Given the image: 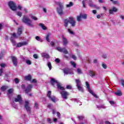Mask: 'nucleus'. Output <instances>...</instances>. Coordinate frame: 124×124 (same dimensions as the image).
Wrapping results in <instances>:
<instances>
[{
    "label": "nucleus",
    "instance_id": "obj_6",
    "mask_svg": "<svg viewBox=\"0 0 124 124\" xmlns=\"http://www.w3.org/2000/svg\"><path fill=\"white\" fill-rule=\"evenodd\" d=\"M9 7H10L11 10L13 11H16L17 10V6L16 5V3L14 2L13 1H10L8 2Z\"/></svg>",
    "mask_w": 124,
    "mask_h": 124
},
{
    "label": "nucleus",
    "instance_id": "obj_22",
    "mask_svg": "<svg viewBox=\"0 0 124 124\" xmlns=\"http://www.w3.org/2000/svg\"><path fill=\"white\" fill-rule=\"evenodd\" d=\"M10 41L13 44V45H16V41L14 40V38L12 36L10 37Z\"/></svg>",
    "mask_w": 124,
    "mask_h": 124
},
{
    "label": "nucleus",
    "instance_id": "obj_21",
    "mask_svg": "<svg viewBox=\"0 0 124 124\" xmlns=\"http://www.w3.org/2000/svg\"><path fill=\"white\" fill-rule=\"evenodd\" d=\"M7 89H8V87L4 85L0 88V90L2 92H5V90H7Z\"/></svg>",
    "mask_w": 124,
    "mask_h": 124
},
{
    "label": "nucleus",
    "instance_id": "obj_52",
    "mask_svg": "<svg viewBox=\"0 0 124 124\" xmlns=\"http://www.w3.org/2000/svg\"><path fill=\"white\" fill-rule=\"evenodd\" d=\"M94 8H96V9H100V7H98L96 6V5H94Z\"/></svg>",
    "mask_w": 124,
    "mask_h": 124
},
{
    "label": "nucleus",
    "instance_id": "obj_32",
    "mask_svg": "<svg viewBox=\"0 0 124 124\" xmlns=\"http://www.w3.org/2000/svg\"><path fill=\"white\" fill-rule=\"evenodd\" d=\"M67 7H70L71 6H73V2H70L69 4H66V5Z\"/></svg>",
    "mask_w": 124,
    "mask_h": 124
},
{
    "label": "nucleus",
    "instance_id": "obj_8",
    "mask_svg": "<svg viewBox=\"0 0 124 124\" xmlns=\"http://www.w3.org/2000/svg\"><path fill=\"white\" fill-rule=\"evenodd\" d=\"M56 50H57L59 52H61L62 53H63L64 54H65V55H66V54H68V51H67V50H66V48H65V47L62 48L60 46H58L56 48Z\"/></svg>",
    "mask_w": 124,
    "mask_h": 124
},
{
    "label": "nucleus",
    "instance_id": "obj_14",
    "mask_svg": "<svg viewBox=\"0 0 124 124\" xmlns=\"http://www.w3.org/2000/svg\"><path fill=\"white\" fill-rule=\"evenodd\" d=\"M62 40L63 41V45L64 46H66L68 44V40H67V39L64 38V36L62 37Z\"/></svg>",
    "mask_w": 124,
    "mask_h": 124
},
{
    "label": "nucleus",
    "instance_id": "obj_24",
    "mask_svg": "<svg viewBox=\"0 0 124 124\" xmlns=\"http://www.w3.org/2000/svg\"><path fill=\"white\" fill-rule=\"evenodd\" d=\"M57 88L58 89H60V90H61L62 91H65V88H64V87L62 86H61L60 84H58Z\"/></svg>",
    "mask_w": 124,
    "mask_h": 124
},
{
    "label": "nucleus",
    "instance_id": "obj_29",
    "mask_svg": "<svg viewBox=\"0 0 124 124\" xmlns=\"http://www.w3.org/2000/svg\"><path fill=\"white\" fill-rule=\"evenodd\" d=\"M14 91V90H13V89L11 88L8 90V93H9V94H11V93H12Z\"/></svg>",
    "mask_w": 124,
    "mask_h": 124
},
{
    "label": "nucleus",
    "instance_id": "obj_5",
    "mask_svg": "<svg viewBox=\"0 0 124 124\" xmlns=\"http://www.w3.org/2000/svg\"><path fill=\"white\" fill-rule=\"evenodd\" d=\"M76 87L79 91V92H81V93H83L84 92V89L83 88V87H82V84L81 83V80L79 79H76Z\"/></svg>",
    "mask_w": 124,
    "mask_h": 124
},
{
    "label": "nucleus",
    "instance_id": "obj_46",
    "mask_svg": "<svg viewBox=\"0 0 124 124\" xmlns=\"http://www.w3.org/2000/svg\"><path fill=\"white\" fill-rule=\"evenodd\" d=\"M2 73H3V69H0V76H2Z\"/></svg>",
    "mask_w": 124,
    "mask_h": 124
},
{
    "label": "nucleus",
    "instance_id": "obj_18",
    "mask_svg": "<svg viewBox=\"0 0 124 124\" xmlns=\"http://www.w3.org/2000/svg\"><path fill=\"white\" fill-rule=\"evenodd\" d=\"M114 93L117 96H122V95H123V93H122V92L120 90H117V92H115Z\"/></svg>",
    "mask_w": 124,
    "mask_h": 124
},
{
    "label": "nucleus",
    "instance_id": "obj_49",
    "mask_svg": "<svg viewBox=\"0 0 124 124\" xmlns=\"http://www.w3.org/2000/svg\"><path fill=\"white\" fill-rule=\"evenodd\" d=\"M33 57L34 59H38V56L36 54H34Z\"/></svg>",
    "mask_w": 124,
    "mask_h": 124
},
{
    "label": "nucleus",
    "instance_id": "obj_19",
    "mask_svg": "<svg viewBox=\"0 0 124 124\" xmlns=\"http://www.w3.org/2000/svg\"><path fill=\"white\" fill-rule=\"evenodd\" d=\"M39 26L41 27L44 31H46V30H47V27H46L45 25L43 23H39Z\"/></svg>",
    "mask_w": 124,
    "mask_h": 124
},
{
    "label": "nucleus",
    "instance_id": "obj_7",
    "mask_svg": "<svg viewBox=\"0 0 124 124\" xmlns=\"http://www.w3.org/2000/svg\"><path fill=\"white\" fill-rule=\"evenodd\" d=\"M24 107L28 113H29V114H31V107H30V103L29 102V101H25Z\"/></svg>",
    "mask_w": 124,
    "mask_h": 124
},
{
    "label": "nucleus",
    "instance_id": "obj_15",
    "mask_svg": "<svg viewBox=\"0 0 124 124\" xmlns=\"http://www.w3.org/2000/svg\"><path fill=\"white\" fill-rule=\"evenodd\" d=\"M22 33H23V29H22V28H19L17 31V34L18 36H20Z\"/></svg>",
    "mask_w": 124,
    "mask_h": 124
},
{
    "label": "nucleus",
    "instance_id": "obj_31",
    "mask_svg": "<svg viewBox=\"0 0 124 124\" xmlns=\"http://www.w3.org/2000/svg\"><path fill=\"white\" fill-rule=\"evenodd\" d=\"M48 67L49 68V70L52 69V64H51L50 62H48L47 63Z\"/></svg>",
    "mask_w": 124,
    "mask_h": 124
},
{
    "label": "nucleus",
    "instance_id": "obj_45",
    "mask_svg": "<svg viewBox=\"0 0 124 124\" xmlns=\"http://www.w3.org/2000/svg\"><path fill=\"white\" fill-rule=\"evenodd\" d=\"M110 1H112V3L113 4H117L118 3V1H114L113 0H110Z\"/></svg>",
    "mask_w": 124,
    "mask_h": 124
},
{
    "label": "nucleus",
    "instance_id": "obj_12",
    "mask_svg": "<svg viewBox=\"0 0 124 124\" xmlns=\"http://www.w3.org/2000/svg\"><path fill=\"white\" fill-rule=\"evenodd\" d=\"M50 83L52 85V86H53V87H55V85L57 84H59V82L57 81V80H56V79H55V78H51L50 79Z\"/></svg>",
    "mask_w": 124,
    "mask_h": 124
},
{
    "label": "nucleus",
    "instance_id": "obj_23",
    "mask_svg": "<svg viewBox=\"0 0 124 124\" xmlns=\"http://www.w3.org/2000/svg\"><path fill=\"white\" fill-rule=\"evenodd\" d=\"M89 75L90 76H91V77H94V76H95V73H93V71H89Z\"/></svg>",
    "mask_w": 124,
    "mask_h": 124
},
{
    "label": "nucleus",
    "instance_id": "obj_55",
    "mask_svg": "<svg viewBox=\"0 0 124 124\" xmlns=\"http://www.w3.org/2000/svg\"><path fill=\"white\" fill-rule=\"evenodd\" d=\"M37 107H38V104H37V103H35L34 108L37 109Z\"/></svg>",
    "mask_w": 124,
    "mask_h": 124
},
{
    "label": "nucleus",
    "instance_id": "obj_27",
    "mask_svg": "<svg viewBox=\"0 0 124 124\" xmlns=\"http://www.w3.org/2000/svg\"><path fill=\"white\" fill-rule=\"evenodd\" d=\"M43 57L46 59H50V56L48 54L45 53L43 55Z\"/></svg>",
    "mask_w": 124,
    "mask_h": 124
},
{
    "label": "nucleus",
    "instance_id": "obj_57",
    "mask_svg": "<svg viewBox=\"0 0 124 124\" xmlns=\"http://www.w3.org/2000/svg\"><path fill=\"white\" fill-rule=\"evenodd\" d=\"M49 98L51 99V101H53V102H56V99L52 98V97H51V98Z\"/></svg>",
    "mask_w": 124,
    "mask_h": 124
},
{
    "label": "nucleus",
    "instance_id": "obj_35",
    "mask_svg": "<svg viewBox=\"0 0 124 124\" xmlns=\"http://www.w3.org/2000/svg\"><path fill=\"white\" fill-rule=\"evenodd\" d=\"M49 37H50L49 34H47L46 36V41H47V42H50V39L49 38Z\"/></svg>",
    "mask_w": 124,
    "mask_h": 124
},
{
    "label": "nucleus",
    "instance_id": "obj_34",
    "mask_svg": "<svg viewBox=\"0 0 124 124\" xmlns=\"http://www.w3.org/2000/svg\"><path fill=\"white\" fill-rule=\"evenodd\" d=\"M52 93V92L51 91H48V93L46 95V96H47V97H48L49 98H51V94Z\"/></svg>",
    "mask_w": 124,
    "mask_h": 124
},
{
    "label": "nucleus",
    "instance_id": "obj_39",
    "mask_svg": "<svg viewBox=\"0 0 124 124\" xmlns=\"http://www.w3.org/2000/svg\"><path fill=\"white\" fill-rule=\"evenodd\" d=\"M66 89H67V90H71L72 89V86H71V85H68L66 86Z\"/></svg>",
    "mask_w": 124,
    "mask_h": 124
},
{
    "label": "nucleus",
    "instance_id": "obj_42",
    "mask_svg": "<svg viewBox=\"0 0 124 124\" xmlns=\"http://www.w3.org/2000/svg\"><path fill=\"white\" fill-rule=\"evenodd\" d=\"M102 67H103V68H104V69H106V68H107V65H106V64L105 63H103L102 64Z\"/></svg>",
    "mask_w": 124,
    "mask_h": 124
},
{
    "label": "nucleus",
    "instance_id": "obj_16",
    "mask_svg": "<svg viewBox=\"0 0 124 124\" xmlns=\"http://www.w3.org/2000/svg\"><path fill=\"white\" fill-rule=\"evenodd\" d=\"M118 9L116 7H113L112 9H110L109 11V14H113V12H117Z\"/></svg>",
    "mask_w": 124,
    "mask_h": 124
},
{
    "label": "nucleus",
    "instance_id": "obj_26",
    "mask_svg": "<svg viewBox=\"0 0 124 124\" xmlns=\"http://www.w3.org/2000/svg\"><path fill=\"white\" fill-rule=\"evenodd\" d=\"M81 19H82V14H80L79 16H77V21L78 22L81 21Z\"/></svg>",
    "mask_w": 124,
    "mask_h": 124
},
{
    "label": "nucleus",
    "instance_id": "obj_48",
    "mask_svg": "<svg viewBox=\"0 0 124 124\" xmlns=\"http://www.w3.org/2000/svg\"><path fill=\"white\" fill-rule=\"evenodd\" d=\"M78 118L80 120V121H82V120H83V119H84V116H79L78 117Z\"/></svg>",
    "mask_w": 124,
    "mask_h": 124
},
{
    "label": "nucleus",
    "instance_id": "obj_54",
    "mask_svg": "<svg viewBox=\"0 0 124 124\" xmlns=\"http://www.w3.org/2000/svg\"><path fill=\"white\" fill-rule=\"evenodd\" d=\"M0 65L2 68L5 67V64L3 63H1Z\"/></svg>",
    "mask_w": 124,
    "mask_h": 124
},
{
    "label": "nucleus",
    "instance_id": "obj_63",
    "mask_svg": "<svg viewBox=\"0 0 124 124\" xmlns=\"http://www.w3.org/2000/svg\"><path fill=\"white\" fill-rule=\"evenodd\" d=\"M50 45H51V46H54L55 43H54V42H51Z\"/></svg>",
    "mask_w": 124,
    "mask_h": 124
},
{
    "label": "nucleus",
    "instance_id": "obj_30",
    "mask_svg": "<svg viewBox=\"0 0 124 124\" xmlns=\"http://www.w3.org/2000/svg\"><path fill=\"white\" fill-rule=\"evenodd\" d=\"M68 31L70 34H72L73 35H75V34L74 33V32H73L72 31H71V29H68Z\"/></svg>",
    "mask_w": 124,
    "mask_h": 124
},
{
    "label": "nucleus",
    "instance_id": "obj_17",
    "mask_svg": "<svg viewBox=\"0 0 124 124\" xmlns=\"http://www.w3.org/2000/svg\"><path fill=\"white\" fill-rule=\"evenodd\" d=\"M25 81H31V75H28L24 77Z\"/></svg>",
    "mask_w": 124,
    "mask_h": 124
},
{
    "label": "nucleus",
    "instance_id": "obj_1",
    "mask_svg": "<svg viewBox=\"0 0 124 124\" xmlns=\"http://www.w3.org/2000/svg\"><path fill=\"white\" fill-rule=\"evenodd\" d=\"M68 24H70L73 27L76 26V22H75L73 17H69V19L68 18L64 19V26L65 28H68Z\"/></svg>",
    "mask_w": 124,
    "mask_h": 124
},
{
    "label": "nucleus",
    "instance_id": "obj_11",
    "mask_svg": "<svg viewBox=\"0 0 124 124\" xmlns=\"http://www.w3.org/2000/svg\"><path fill=\"white\" fill-rule=\"evenodd\" d=\"M22 97L20 95H17V98H15V102H19L20 104L22 103Z\"/></svg>",
    "mask_w": 124,
    "mask_h": 124
},
{
    "label": "nucleus",
    "instance_id": "obj_43",
    "mask_svg": "<svg viewBox=\"0 0 124 124\" xmlns=\"http://www.w3.org/2000/svg\"><path fill=\"white\" fill-rule=\"evenodd\" d=\"M71 64H72V65L74 67H76V63H75V62L71 61Z\"/></svg>",
    "mask_w": 124,
    "mask_h": 124
},
{
    "label": "nucleus",
    "instance_id": "obj_59",
    "mask_svg": "<svg viewBox=\"0 0 124 124\" xmlns=\"http://www.w3.org/2000/svg\"><path fill=\"white\" fill-rule=\"evenodd\" d=\"M47 107L48 108H51V107H52V104H51V103L48 104V105H47Z\"/></svg>",
    "mask_w": 124,
    "mask_h": 124
},
{
    "label": "nucleus",
    "instance_id": "obj_28",
    "mask_svg": "<svg viewBox=\"0 0 124 124\" xmlns=\"http://www.w3.org/2000/svg\"><path fill=\"white\" fill-rule=\"evenodd\" d=\"M86 1L85 0H83L81 2V3L82 4L83 8H87V7L86 6Z\"/></svg>",
    "mask_w": 124,
    "mask_h": 124
},
{
    "label": "nucleus",
    "instance_id": "obj_44",
    "mask_svg": "<svg viewBox=\"0 0 124 124\" xmlns=\"http://www.w3.org/2000/svg\"><path fill=\"white\" fill-rule=\"evenodd\" d=\"M57 115L58 119H61V113L59 112H57Z\"/></svg>",
    "mask_w": 124,
    "mask_h": 124
},
{
    "label": "nucleus",
    "instance_id": "obj_40",
    "mask_svg": "<svg viewBox=\"0 0 124 124\" xmlns=\"http://www.w3.org/2000/svg\"><path fill=\"white\" fill-rule=\"evenodd\" d=\"M77 72L78 74H82V70L80 68L77 69Z\"/></svg>",
    "mask_w": 124,
    "mask_h": 124
},
{
    "label": "nucleus",
    "instance_id": "obj_50",
    "mask_svg": "<svg viewBox=\"0 0 124 124\" xmlns=\"http://www.w3.org/2000/svg\"><path fill=\"white\" fill-rule=\"evenodd\" d=\"M31 18L33 19V20H34L35 21H36L37 20V17L34 16H31Z\"/></svg>",
    "mask_w": 124,
    "mask_h": 124
},
{
    "label": "nucleus",
    "instance_id": "obj_9",
    "mask_svg": "<svg viewBox=\"0 0 124 124\" xmlns=\"http://www.w3.org/2000/svg\"><path fill=\"white\" fill-rule=\"evenodd\" d=\"M61 94L64 99H67V96L68 95L69 93L66 91H62L61 92Z\"/></svg>",
    "mask_w": 124,
    "mask_h": 124
},
{
    "label": "nucleus",
    "instance_id": "obj_33",
    "mask_svg": "<svg viewBox=\"0 0 124 124\" xmlns=\"http://www.w3.org/2000/svg\"><path fill=\"white\" fill-rule=\"evenodd\" d=\"M81 18H82V19H87V14H81Z\"/></svg>",
    "mask_w": 124,
    "mask_h": 124
},
{
    "label": "nucleus",
    "instance_id": "obj_37",
    "mask_svg": "<svg viewBox=\"0 0 124 124\" xmlns=\"http://www.w3.org/2000/svg\"><path fill=\"white\" fill-rule=\"evenodd\" d=\"M16 15L19 16V17H22V13L21 12H17L16 13Z\"/></svg>",
    "mask_w": 124,
    "mask_h": 124
},
{
    "label": "nucleus",
    "instance_id": "obj_38",
    "mask_svg": "<svg viewBox=\"0 0 124 124\" xmlns=\"http://www.w3.org/2000/svg\"><path fill=\"white\" fill-rule=\"evenodd\" d=\"M86 86L88 89H91V86L90 85V84H89V82H86Z\"/></svg>",
    "mask_w": 124,
    "mask_h": 124
},
{
    "label": "nucleus",
    "instance_id": "obj_2",
    "mask_svg": "<svg viewBox=\"0 0 124 124\" xmlns=\"http://www.w3.org/2000/svg\"><path fill=\"white\" fill-rule=\"evenodd\" d=\"M55 4H56V5H59V7L56 8L58 14L60 15V16L63 15V14H64L63 13V8H64L63 7V3L62 2H55Z\"/></svg>",
    "mask_w": 124,
    "mask_h": 124
},
{
    "label": "nucleus",
    "instance_id": "obj_25",
    "mask_svg": "<svg viewBox=\"0 0 124 124\" xmlns=\"http://www.w3.org/2000/svg\"><path fill=\"white\" fill-rule=\"evenodd\" d=\"M92 0H89V5L90 6V7H93L94 6V5H93V3H92Z\"/></svg>",
    "mask_w": 124,
    "mask_h": 124
},
{
    "label": "nucleus",
    "instance_id": "obj_47",
    "mask_svg": "<svg viewBox=\"0 0 124 124\" xmlns=\"http://www.w3.org/2000/svg\"><path fill=\"white\" fill-rule=\"evenodd\" d=\"M12 36L13 37H15V38H17V35H16V33H13V34H12Z\"/></svg>",
    "mask_w": 124,
    "mask_h": 124
},
{
    "label": "nucleus",
    "instance_id": "obj_64",
    "mask_svg": "<svg viewBox=\"0 0 124 124\" xmlns=\"http://www.w3.org/2000/svg\"><path fill=\"white\" fill-rule=\"evenodd\" d=\"M105 124H111V123H110V122H109V121H106Z\"/></svg>",
    "mask_w": 124,
    "mask_h": 124
},
{
    "label": "nucleus",
    "instance_id": "obj_62",
    "mask_svg": "<svg viewBox=\"0 0 124 124\" xmlns=\"http://www.w3.org/2000/svg\"><path fill=\"white\" fill-rule=\"evenodd\" d=\"M96 10H93V14H96Z\"/></svg>",
    "mask_w": 124,
    "mask_h": 124
},
{
    "label": "nucleus",
    "instance_id": "obj_4",
    "mask_svg": "<svg viewBox=\"0 0 124 124\" xmlns=\"http://www.w3.org/2000/svg\"><path fill=\"white\" fill-rule=\"evenodd\" d=\"M32 85L29 84L27 88H26V85L22 84L21 85V88L22 90H24V92L25 93H31V89H32Z\"/></svg>",
    "mask_w": 124,
    "mask_h": 124
},
{
    "label": "nucleus",
    "instance_id": "obj_60",
    "mask_svg": "<svg viewBox=\"0 0 124 124\" xmlns=\"http://www.w3.org/2000/svg\"><path fill=\"white\" fill-rule=\"evenodd\" d=\"M1 29H2V23H0V31H1Z\"/></svg>",
    "mask_w": 124,
    "mask_h": 124
},
{
    "label": "nucleus",
    "instance_id": "obj_56",
    "mask_svg": "<svg viewBox=\"0 0 124 124\" xmlns=\"http://www.w3.org/2000/svg\"><path fill=\"white\" fill-rule=\"evenodd\" d=\"M55 62H56L59 63V62H60L61 61L59 59V58H56L55 59Z\"/></svg>",
    "mask_w": 124,
    "mask_h": 124
},
{
    "label": "nucleus",
    "instance_id": "obj_51",
    "mask_svg": "<svg viewBox=\"0 0 124 124\" xmlns=\"http://www.w3.org/2000/svg\"><path fill=\"white\" fill-rule=\"evenodd\" d=\"M37 80H36L35 78L33 79L31 82V83H37Z\"/></svg>",
    "mask_w": 124,
    "mask_h": 124
},
{
    "label": "nucleus",
    "instance_id": "obj_13",
    "mask_svg": "<svg viewBox=\"0 0 124 124\" xmlns=\"http://www.w3.org/2000/svg\"><path fill=\"white\" fill-rule=\"evenodd\" d=\"M25 45H28V42H21V43H17V44L16 45V47L17 48H19V47H22V46H24Z\"/></svg>",
    "mask_w": 124,
    "mask_h": 124
},
{
    "label": "nucleus",
    "instance_id": "obj_20",
    "mask_svg": "<svg viewBox=\"0 0 124 124\" xmlns=\"http://www.w3.org/2000/svg\"><path fill=\"white\" fill-rule=\"evenodd\" d=\"M63 71L64 74H66V75H67V74H68V73L70 72V70L68 68L63 69Z\"/></svg>",
    "mask_w": 124,
    "mask_h": 124
},
{
    "label": "nucleus",
    "instance_id": "obj_61",
    "mask_svg": "<svg viewBox=\"0 0 124 124\" xmlns=\"http://www.w3.org/2000/svg\"><path fill=\"white\" fill-rule=\"evenodd\" d=\"M72 59H73V60H76V59H77L76 56H75L74 55H73Z\"/></svg>",
    "mask_w": 124,
    "mask_h": 124
},
{
    "label": "nucleus",
    "instance_id": "obj_58",
    "mask_svg": "<svg viewBox=\"0 0 124 124\" xmlns=\"http://www.w3.org/2000/svg\"><path fill=\"white\" fill-rule=\"evenodd\" d=\"M43 10L44 12H45V13H47V9L46 8L43 7Z\"/></svg>",
    "mask_w": 124,
    "mask_h": 124
},
{
    "label": "nucleus",
    "instance_id": "obj_10",
    "mask_svg": "<svg viewBox=\"0 0 124 124\" xmlns=\"http://www.w3.org/2000/svg\"><path fill=\"white\" fill-rule=\"evenodd\" d=\"M12 61L14 63V65H15V66H17L18 64V61H17V58L15 56H12Z\"/></svg>",
    "mask_w": 124,
    "mask_h": 124
},
{
    "label": "nucleus",
    "instance_id": "obj_53",
    "mask_svg": "<svg viewBox=\"0 0 124 124\" xmlns=\"http://www.w3.org/2000/svg\"><path fill=\"white\" fill-rule=\"evenodd\" d=\"M88 91H89V93H91V94H93V90H91V88L88 89Z\"/></svg>",
    "mask_w": 124,
    "mask_h": 124
},
{
    "label": "nucleus",
    "instance_id": "obj_3",
    "mask_svg": "<svg viewBox=\"0 0 124 124\" xmlns=\"http://www.w3.org/2000/svg\"><path fill=\"white\" fill-rule=\"evenodd\" d=\"M22 22L25 23V24H27V26L29 27H31V28H33L34 25L31 22V20L27 16H23V18H22Z\"/></svg>",
    "mask_w": 124,
    "mask_h": 124
},
{
    "label": "nucleus",
    "instance_id": "obj_36",
    "mask_svg": "<svg viewBox=\"0 0 124 124\" xmlns=\"http://www.w3.org/2000/svg\"><path fill=\"white\" fill-rule=\"evenodd\" d=\"M26 62L29 65H31V61L30 60H26Z\"/></svg>",
    "mask_w": 124,
    "mask_h": 124
},
{
    "label": "nucleus",
    "instance_id": "obj_41",
    "mask_svg": "<svg viewBox=\"0 0 124 124\" xmlns=\"http://www.w3.org/2000/svg\"><path fill=\"white\" fill-rule=\"evenodd\" d=\"M15 82L16 84H18V83H19L20 81L19 80V79H18L17 78H15Z\"/></svg>",
    "mask_w": 124,
    "mask_h": 124
}]
</instances>
